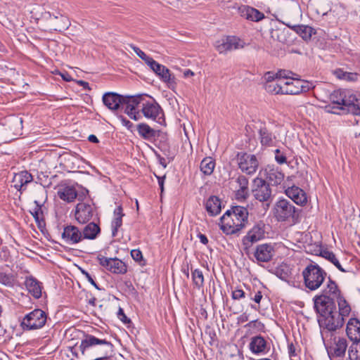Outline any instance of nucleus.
<instances>
[{
  "mask_svg": "<svg viewBox=\"0 0 360 360\" xmlns=\"http://www.w3.org/2000/svg\"><path fill=\"white\" fill-rule=\"evenodd\" d=\"M150 68L160 78L162 82L168 84L169 85L174 84V77L171 74L170 70L165 66L155 62V65Z\"/></svg>",
  "mask_w": 360,
  "mask_h": 360,
  "instance_id": "nucleus-23",
  "label": "nucleus"
},
{
  "mask_svg": "<svg viewBox=\"0 0 360 360\" xmlns=\"http://www.w3.org/2000/svg\"><path fill=\"white\" fill-rule=\"evenodd\" d=\"M245 295V292L241 289H236L232 291L231 297L233 300H239L244 298Z\"/></svg>",
  "mask_w": 360,
  "mask_h": 360,
  "instance_id": "nucleus-52",
  "label": "nucleus"
},
{
  "mask_svg": "<svg viewBox=\"0 0 360 360\" xmlns=\"http://www.w3.org/2000/svg\"><path fill=\"white\" fill-rule=\"evenodd\" d=\"M96 347L101 348V354L107 356L112 351V344L105 339L100 338L90 334H84V338L82 340L78 349L83 355L86 354L90 349Z\"/></svg>",
  "mask_w": 360,
  "mask_h": 360,
  "instance_id": "nucleus-6",
  "label": "nucleus"
},
{
  "mask_svg": "<svg viewBox=\"0 0 360 360\" xmlns=\"http://www.w3.org/2000/svg\"><path fill=\"white\" fill-rule=\"evenodd\" d=\"M34 203L36 204V207L34 208V212H32V214L36 220L39 219V214L41 211V205L37 200L34 201Z\"/></svg>",
  "mask_w": 360,
  "mask_h": 360,
  "instance_id": "nucleus-55",
  "label": "nucleus"
},
{
  "mask_svg": "<svg viewBox=\"0 0 360 360\" xmlns=\"http://www.w3.org/2000/svg\"><path fill=\"white\" fill-rule=\"evenodd\" d=\"M139 135L148 141H153L159 136L160 131L151 128L146 123H140L136 127Z\"/></svg>",
  "mask_w": 360,
  "mask_h": 360,
  "instance_id": "nucleus-28",
  "label": "nucleus"
},
{
  "mask_svg": "<svg viewBox=\"0 0 360 360\" xmlns=\"http://www.w3.org/2000/svg\"><path fill=\"white\" fill-rule=\"evenodd\" d=\"M46 321V313L40 309H35L24 316L20 326L24 330H34L43 328Z\"/></svg>",
  "mask_w": 360,
  "mask_h": 360,
  "instance_id": "nucleus-7",
  "label": "nucleus"
},
{
  "mask_svg": "<svg viewBox=\"0 0 360 360\" xmlns=\"http://www.w3.org/2000/svg\"><path fill=\"white\" fill-rule=\"evenodd\" d=\"M142 95L126 96H124L122 108H124V112L131 118L136 121L140 120L142 115L140 112L141 101Z\"/></svg>",
  "mask_w": 360,
  "mask_h": 360,
  "instance_id": "nucleus-9",
  "label": "nucleus"
},
{
  "mask_svg": "<svg viewBox=\"0 0 360 360\" xmlns=\"http://www.w3.org/2000/svg\"><path fill=\"white\" fill-rule=\"evenodd\" d=\"M164 179H165V176L158 177V184H159V186H160V188L162 192L164 190Z\"/></svg>",
  "mask_w": 360,
  "mask_h": 360,
  "instance_id": "nucleus-63",
  "label": "nucleus"
},
{
  "mask_svg": "<svg viewBox=\"0 0 360 360\" xmlns=\"http://www.w3.org/2000/svg\"><path fill=\"white\" fill-rule=\"evenodd\" d=\"M275 253L274 247L270 244H261L257 246L254 255L259 262H268Z\"/></svg>",
  "mask_w": 360,
  "mask_h": 360,
  "instance_id": "nucleus-19",
  "label": "nucleus"
},
{
  "mask_svg": "<svg viewBox=\"0 0 360 360\" xmlns=\"http://www.w3.org/2000/svg\"><path fill=\"white\" fill-rule=\"evenodd\" d=\"M259 137L261 144L264 146H271L276 139L275 134L264 124L259 129Z\"/></svg>",
  "mask_w": 360,
  "mask_h": 360,
  "instance_id": "nucleus-31",
  "label": "nucleus"
},
{
  "mask_svg": "<svg viewBox=\"0 0 360 360\" xmlns=\"http://www.w3.org/2000/svg\"><path fill=\"white\" fill-rule=\"evenodd\" d=\"M60 76L62 77V78L66 81V82H70L72 80V77L69 75V74L68 73H65V74H62V73H60Z\"/></svg>",
  "mask_w": 360,
  "mask_h": 360,
  "instance_id": "nucleus-64",
  "label": "nucleus"
},
{
  "mask_svg": "<svg viewBox=\"0 0 360 360\" xmlns=\"http://www.w3.org/2000/svg\"><path fill=\"white\" fill-rule=\"evenodd\" d=\"M321 257L325 258L326 259L330 261L332 264H333L340 271L342 272H349V270L345 269L342 265L340 264L339 260L336 257L335 255L330 251L323 250L321 252Z\"/></svg>",
  "mask_w": 360,
  "mask_h": 360,
  "instance_id": "nucleus-39",
  "label": "nucleus"
},
{
  "mask_svg": "<svg viewBox=\"0 0 360 360\" xmlns=\"http://www.w3.org/2000/svg\"><path fill=\"white\" fill-rule=\"evenodd\" d=\"M240 39L234 36H229L225 37V39H223L222 43L220 45H238L239 44Z\"/></svg>",
  "mask_w": 360,
  "mask_h": 360,
  "instance_id": "nucleus-49",
  "label": "nucleus"
},
{
  "mask_svg": "<svg viewBox=\"0 0 360 360\" xmlns=\"http://www.w3.org/2000/svg\"><path fill=\"white\" fill-rule=\"evenodd\" d=\"M88 140L92 143H98V138L94 134L89 135L88 137Z\"/></svg>",
  "mask_w": 360,
  "mask_h": 360,
  "instance_id": "nucleus-62",
  "label": "nucleus"
},
{
  "mask_svg": "<svg viewBox=\"0 0 360 360\" xmlns=\"http://www.w3.org/2000/svg\"><path fill=\"white\" fill-rule=\"evenodd\" d=\"M274 216L278 221L296 223L299 218V210L286 199L278 200L273 209Z\"/></svg>",
  "mask_w": 360,
  "mask_h": 360,
  "instance_id": "nucleus-4",
  "label": "nucleus"
},
{
  "mask_svg": "<svg viewBox=\"0 0 360 360\" xmlns=\"http://www.w3.org/2000/svg\"><path fill=\"white\" fill-rule=\"evenodd\" d=\"M238 46H217V51L219 53L226 54L229 51H231L233 48L236 49Z\"/></svg>",
  "mask_w": 360,
  "mask_h": 360,
  "instance_id": "nucleus-54",
  "label": "nucleus"
},
{
  "mask_svg": "<svg viewBox=\"0 0 360 360\" xmlns=\"http://www.w3.org/2000/svg\"><path fill=\"white\" fill-rule=\"evenodd\" d=\"M15 281V278L13 275L10 274H6L3 271V269H0V283L11 287L13 285Z\"/></svg>",
  "mask_w": 360,
  "mask_h": 360,
  "instance_id": "nucleus-44",
  "label": "nucleus"
},
{
  "mask_svg": "<svg viewBox=\"0 0 360 360\" xmlns=\"http://www.w3.org/2000/svg\"><path fill=\"white\" fill-rule=\"evenodd\" d=\"M335 299H337L338 304L339 311L338 314L345 319L349 316L351 311V307L345 299L340 295V293L337 297H334V300Z\"/></svg>",
  "mask_w": 360,
  "mask_h": 360,
  "instance_id": "nucleus-37",
  "label": "nucleus"
},
{
  "mask_svg": "<svg viewBox=\"0 0 360 360\" xmlns=\"http://www.w3.org/2000/svg\"><path fill=\"white\" fill-rule=\"evenodd\" d=\"M140 112L148 119L155 120L156 118L162 113V110L159 104L150 96L143 94L141 101Z\"/></svg>",
  "mask_w": 360,
  "mask_h": 360,
  "instance_id": "nucleus-10",
  "label": "nucleus"
},
{
  "mask_svg": "<svg viewBox=\"0 0 360 360\" xmlns=\"http://www.w3.org/2000/svg\"><path fill=\"white\" fill-rule=\"evenodd\" d=\"M264 237V229L262 224L255 225L243 238L242 245L244 252L248 255L251 247Z\"/></svg>",
  "mask_w": 360,
  "mask_h": 360,
  "instance_id": "nucleus-11",
  "label": "nucleus"
},
{
  "mask_svg": "<svg viewBox=\"0 0 360 360\" xmlns=\"http://www.w3.org/2000/svg\"><path fill=\"white\" fill-rule=\"evenodd\" d=\"M252 193L257 200L266 203L267 207L273 200L272 191L269 184L262 178L257 177L253 180Z\"/></svg>",
  "mask_w": 360,
  "mask_h": 360,
  "instance_id": "nucleus-8",
  "label": "nucleus"
},
{
  "mask_svg": "<svg viewBox=\"0 0 360 360\" xmlns=\"http://www.w3.org/2000/svg\"><path fill=\"white\" fill-rule=\"evenodd\" d=\"M346 333L347 337L353 341L357 342L360 341V321L356 318H352L349 320Z\"/></svg>",
  "mask_w": 360,
  "mask_h": 360,
  "instance_id": "nucleus-24",
  "label": "nucleus"
},
{
  "mask_svg": "<svg viewBox=\"0 0 360 360\" xmlns=\"http://www.w3.org/2000/svg\"><path fill=\"white\" fill-rule=\"evenodd\" d=\"M94 210V204L79 202L76 206L75 219L79 223L85 224L92 218Z\"/></svg>",
  "mask_w": 360,
  "mask_h": 360,
  "instance_id": "nucleus-17",
  "label": "nucleus"
},
{
  "mask_svg": "<svg viewBox=\"0 0 360 360\" xmlns=\"http://www.w3.org/2000/svg\"><path fill=\"white\" fill-rule=\"evenodd\" d=\"M328 353L330 358L342 357L345 356L347 348V341L343 337H338L333 334L329 335Z\"/></svg>",
  "mask_w": 360,
  "mask_h": 360,
  "instance_id": "nucleus-14",
  "label": "nucleus"
},
{
  "mask_svg": "<svg viewBox=\"0 0 360 360\" xmlns=\"http://www.w3.org/2000/svg\"><path fill=\"white\" fill-rule=\"evenodd\" d=\"M62 239L68 245L78 243L83 240L82 231L75 226H66L62 233Z\"/></svg>",
  "mask_w": 360,
  "mask_h": 360,
  "instance_id": "nucleus-18",
  "label": "nucleus"
},
{
  "mask_svg": "<svg viewBox=\"0 0 360 360\" xmlns=\"http://www.w3.org/2000/svg\"><path fill=\"white\" fill-rule=\"evenodd\" d=\"M120 119L123 124L124 126H125L127 129H131L133 127V124L128 120H127L123 116H120Z\"/></svg>",
  "mask_w": 360,
  "mask_h": 360,
  "instance_id": "nucleus-58",
  "label": "nucleus"
},
{
  "mask_svg": "<svg viewBox=\"0 0 360 360\" xmlns=\"http://www.w3.org/2000/svg\"><path fill=\"white\" fill-rule=\"evenodd\" d=\"M134 52L147 64L149 68H151L156 62L151 57L147 56L142 51L138 46H132Z\"/></svg>",
  "mask_w": 360,
  "mask_h": 360,
  "instance_id": "nucleus-45",
  "label": "nucleus"
},
{
  "mask_svg": "<svg viewBox=\"0 0 360 360\" xmlns=\"http://www.w3.org/2000/svg\"><path fill=\"white\" fill-rule=\"evenodd\" d=\"M311 86L309 82L293 78L290 81L283 82V94L295 95L307 91Z\"/></svg>",
  "mask_w": 360,
  "mask_h": 360,
  "instance_id": "nucleus-16",
  "label": "nucleus"
},
{
  "mask_svg": "<svg viewBox=\"0 0 360 360\" xmlns=\"http://www.w3.org/2000/svg\"><path fill=\"white\" fill-rule=\"evenodd\" d=\"M96 259L101 266L112 274H124L127 272V266L126 264L117 257L108 258L98 255Z\"/></svg>",
  "mask_w": 360,
  "mask_h": 360,
  "instance_id": "nucleus-12",
  "label": "nucleus"
},
{
  "mask_svg": "<svg viewBox=\"0 0 360 360\" xmlns=\"http://www.w3.org/2000/svg\"><path fill=\"white\" fill-rule=\"evenodd\" d=\"M323 338H327L332 335L338 329L341 328L345 323V319L338 314L335 310L331 314L323 315L318 319Z\"/></svg>",
  "mask_w": 360,
  "mask_h": 360,
  "instance_id": "nucleus-5",
  "label": "nucleus"
},
{
  "mask_svg": "<svg viewBox=\"0 0 360 360\" xmlns=\"http://www.w3.org/2000/svg\"><path fill=\"white\" fill-rule=\"evenodd\" d=\"M275 160L279 164H283L286 162V157L285 155L281 153L279 149H276L275 150Z\"/></svg>",
  "mask_w": 360,
  "mask_h": 360,
  "instance_id": "nucleus-51",
  "label": "nucleus"
},
{
  "mask_svg": "<svg viewBox=\"0 0 360 360\" xmlns=\"http://www.w3.org/2000/svg\"><path fill=\"white\" fill-rule=\"evenodd\" d=\"M33 180L32 176L27 171H22L14 175L13 178V186L18 190H25L23 188L28 183H30Z\"/></svg>",
  "mask_w": 360,
  "mask_h": 360,
  "instance_id": "nucleus-29",
  "label": "nucleus"
},
{
  "mask_svg": "<svg viewBox=\"0 0 360 360\" xmlns=\"http://www.w3.org/2000/svg\"><path fill=\"white\" fill-rule=\"evenodd\" d=\"M215 167V162L211 157L205 158L200 162V170L205 175H210Z\"/></svg>",
  "mask_w": 360,
  "mask_h": 360,
  "instance_id": "nucleus-40",
  "label": "nucleus"
},
{
  "mask_svg": "<svg viewBox=\"0 0 360 360\" xmlns=\"http://www.w3.org/2000/svg\"><path fill=\"white\" fill-rule=\"evenodd\" d=\"M250 350L255 354H264L269 351L268 343L264 337H252L249 344Z\"/></svg>",
  "mask_w": 360,
  "mask_h": 360,
  "instance_id": "nucleus-21",
  "label": "nucleus"
},
{
  "mask_svg": "<svg viewBox=\"0 0 360 360\" xmlns=\"http://www.w3.org/2000/svg\"><path fill=\"white\" fill-rule=\"evenodd\" d=\"M86 278H87L88 281L91 285H93L96 289L100 290V288H98V286L97 285V284L96 283V282L94 281V280L93 279V278L91 276V275L89 274H86Z\"/></svg>",
  "mask_w": 360,
  "mask_h": 360,
  "instance_id": "nucleus-61",
  "label": "nucleus"
},
{
  "mask_svg": "<svg viewBox=\"0 0 360 360\" xmlns=\"http://www.w3.org/2000/svg\"><path fill=\"white\" fill-rule=\"evenodd\" d=\"M334 73L336 75V77L339 79H347V80H349L351 79L350 75L349 73L345 72L340 69L335 70L334 72Z\"/></svg>",
  "mask_w": 360,
  "mask_h": 360,
  "instance_id": "nucleus-53",
  "label": "nucleus"
},
{
  "mask_svg": "<svg viewBox=\"0 0 360 360\" xmlns=\"http://www.w3.org/2000/svg\"><path fill=\"white\" fill-rule=\"evenodd\" d=\"M294 75H295V73H293L291 71L286 70H280L276 73V78H278V79H292L294 78L293 77Z\"/></svg>",
  "mask_w": 360,
  "mask_h": 360,
  "instance_id": "nucleus-47",
  "label": "nucleus"
},
{
  "mask_svg": "<svg viewBox=\"0 0 360 360\" xmlns=\"http://www.w3.org/2000/svg\"><path fill=\"white\" fill-rule=\"evenodd\" d=\"M304 286L311 291L319 289L323 283L327 273L318 264H309L302 271Z\"/></svg>",
  "mask_w": 360,
  "mask_h": 360,
  "instance_id": "nucleus-3",
  "label": "nucleus"
},
{
  "mask_svg": "<svg viewBox=\"0 0 360 360\" xmlns=\"http://www.w3.org/2000/svg\"><path fill=\"white\" fill-rule=\"evenodd\" d=\"M238 13L243 18L252 22L261 21L265 17L259 10L247 5L240 6L238 8Z\"/></svg>",
  "mask_w": 360,
  "mask_h": 360,
  "instance_id": "nucleus-20",
  "label": "nucleus"
},
{
  "mask_svg": "<svg viewBox=\"0 0 360 360\" xmlns=\"http://www.w3.org/2000/svg\"><path fill=\"white\" fill-rule=\"evenodd\" d=\"M286 195L296 204L304 205L307 202L305 192L299 187L292 186L285 191Z\"/></svg>",
  "mask_w": 360,
  "mask_h": 360,
  "instance_id": "nucleus-27",
  "label": "nucleus"
},
{
  "mask_svg": "<svg viewBox=\"0 0 360 360\" xmlns=\"http://www.w3.org/2000/svg\"><path fill=\"white\" fill-rule=\"evenodd\" d=\"M192 279L195 287L200 289L204 283V276L202 271L195 269L192 271Z\"/></svg>",
  "mask_w": 360,
  "mask_h": 360,
  "instance_id": "nucleus-43",
  "label": "nucleus"
},
{
  "mask_svg": "<svg viewBox=\"0 0 360 360\" xmlns=\"http://www.w3.org/2000/svg\"><path fill=\"white\" fill-rule=\"evenodd\" d=\"M25 285L29 292L34 297L39 298L41 296V285L36 278L32 276L27 277Z\"/></svg>",
  "mask_w": 360,
  "mask_h": 360,
  "instance_id": "nucleus-30",
  "label": "nucleus"
},
{
  "mask_svg": "<svg viewBox=\"0 0 360 360\" xmlns=\"http://www.w3.org/2000/svg\"><path fill=\"white\" fill-rule=\"evenodd\" d=\"M264 80L266 82H276L275 79H277L276 74L271 72H266L264 75Z\"/></svg>",
  "mask_w": 360,
  "mask_h": 360,
  "instance_id": "nucleus-56",
  "label": "nucleus"
},
{
  "mask_svg": "<svg viewBox=\"0 0 360 360\" xmlns=\"http://www.w3.org/2000/svg\"><path fill=\"white\" fill-rule=\"evenodd\" d=\"M124 216L122 206H118L114 210V219L111 223L112 235L115 237L117 235L118 229L122 225V217Z\"/></svg>",
  "mask_w": 360,
  "mask_h": 360,
  "instance_id": "nucleus-35",
  "label": "nucleus"
},
{
  "mask_svg": "<svg viewBox=\"0 0 360 360\" xmlns=\"http://www.w3.org/2000/svg\"><path fill=\"white\" fill-rule=\"evenodd\" d=\"M348 354L349 360H360V341L352 345Z\"/></svg>",
  "mask_w": 360,
  "mask_h": 360,
  "instance_id": "nucleus-42",
  "label": "nucleus"
},
{
  "mask_svg": "<svg viewBox=\"0 0 360 360\" xmlns=\"http://www.w3.org/2000/svg\"><path fill=\"white\" fill-rule=\"evenodd\" d=\"M248 219V211L246 207L233 206L221 217L220 228L227 235L235 234L246 226Z\"/></svg>",
  "mask_w": 360,
  "mask_h": 360,
  "instance_id": "nucleus-2",
  "label": "nucleus"
},
{
  "mask_svg": "<svg viewBox=\"0 0 360 360\" xmlns=\"http://www.w3.org/2000/svg\"><path fill=\"white\" fill-rule=\"evenodd\" d=\"M117 316L119 319L123 322V323H129L130 319L127 317V316L124 314V311L122 308L119 309Z\"/></svg>",
  "mask_w": 360,
  "mask_h": 360,
  "instance_id": "nucleus-57",
  "label": "nucleus"
},
{
  "mask_svg": "<svg viewBox=\"0 0 360 360\" xmlns=\"http://www.w3.org/2000/svg\"><path fill=\"white\" fill-rule=\"evenodd\" d=\"M59 20L61 23L58 25L55 26L54 29L56 30L61 31L68 27L70 23L68 20L65 17L61 16Z\"/></svg>",
  "mask_w": 360,
  "mask_h": 360,
  "instance_id": "nucleus-50",
  "label": "nucleus"
},
{
  "mask_svg": "<svg viewBox=\"0 0 360 360\" xmlns=\"http://www.w3.org/2000/svg\"><path fill=\"white\" fill-rule=\"evenodd\" d=\"M262 298V295L260 291H257L254 297H251L252 300H253L256 303H259L261 302V300Z\"/></svg>",
  "mask_w": 360,
  "mask_h": 360,
  "instance_id": "nucleus-59",
  "label": "nucleus"
},
{
  "mask_svg": "<svg viewBox=\"0 0 360 360\" xmlns=\"http://www.w3.org/2000/svg\"><path fill=\"white\" fill-rule=\"evenodd\" d=\"M205 209L210 216H217L221 212V201L217 196H211L205 202Z\"/></svg>",
  "mask_w": 360,
  "mask_h": 360,
  "instance_id": "nucleus-33",
  "label": "nucleus"
},
{
  "mask_svg": "<svg viewBox=\"0 0 360 360\" xmlns=\"http://www.w3.org/2000/svg\"><path fill=\"white\" fill-rule=\"evenodd\" d=\"M238 188L236 191V199L238 201H243L249 196L248 179L243 175L239 176L236 179Z\"/></svg>",
  "mask_w": 360,
  "mask_h": 360,
  "instance_id": "nucleus-25",
  "label": "nucleus"
},
{
  "mask_svg": "<svg viewBox=\"0 0 360 360\" xmlns=\"http://www.w3.org/2000/svg\"><path fill=\"white\" fill-rule=\"evenodd\" d=\"M292 30L299 34L304 41H307L315 32L311 27L304 25L286 24Z\"/></svg>",
  "mask_w": 360,
  "mask_h": 360,
  "instance_id": "nucleus-32",
  "label": "nucleus"
},
{
  "mask_svg": "<svg viewBox=\"0 0 360 360\" xmlns=\"http://www.w3.org/2000/svg\"><path fill=\"white\" fill-rule=\"evenodd\" d=\"M311 4L316 7L317 14L325 15L331 11L328 0H311Z\"/></svg>",
  "mask_w": 360,
  "mask_h": 360,
  "instance_id": "nucleus-38",
  "label": "nucleus"
},
{
  "mask_svg": "<svg viewBox=\"0 0 360 360\" xmlns=\"http://www.w3.org/2000/svg\"><path fill=\"white\" fill-rule=\"evenodd\" d=\"M58 195L63 200L71 202L76 199L77 192L72 186H65L58 190Z\"/></svg>",
  "mask_w": 360,
  "mask_h": 360,
  "instance_id": "nucleus-36",
  "label": "nucleus"
},
{
  "mask_svg": "<svg viewBox=\"0 0 360 360\" xmlns=\"http://www.w3.org/2000/svg\"><path fill=\"white\" fill-rule=\"evenodd\" d=\"M339 294L340 290L338 285L328 277L326 285L321 292L316 295L313 299L314 308L319 315V317L331 314L333 311L337 310L334 297H337Z\"/></svg>",
  "mask_w": 360,
  "mask_h": 360,
  "instance_id": "nucleus-1",
  "label": "nucleus"
},
{
  "mask_svg": "<svg viewBox=\"0 0 360 360\" xmlns=\"http://www.w3.org/2000/svg\"><path fill=\"white\" fill-rule=\"evenodd\" d=\"M124 96L113 92H107L103 96V104L110 110H117L121 107Z\"/></svg>",
  "mask_w": 360,
  "mask_h": 360,
  "instance_id": "nucleus-22",
  "label": "nucleus"
},
{
  "mask_svg": "<svg viewBox=\"0 0 360 360\" xmlns=\"http://www.w3.org/2000/svg\"><path fill=\"white\" fill-rule=\"evenodd\" d=\"M264 176L269 181V182L272 185H278L280 184L284 178V174L280 172L277 168L274 167L273 166L268 165L264 169Z\"/></svg>",
  "mask_w": 360,
  "mask_h": 360,
  "instance_id": "nucleus-26",
  "label": "nucleus"
},
{
  "mask_svg": "<svg viewBox=\"0 0 360 360\" xmlns=\"http://www.w3.org/2000/svg\"><path fill=\"white\" fill-rule=\"evenodd\" d=\"M237 157L238 167L242 172L247 174H252L256 172L259 162L255 155L246 153H239Z\"/></svg>",
  "mask_w": 360,
  "mask_h": 360,
  "instance_id": "nucleus-15",
  "label": "nucleus"
},
{
  "mask_svg": "<svg viewBox=\"0 0 360 360\" xmlns=\"http://www.w3.org/2000/svg\"><path fill=\"white\" fill-rule=\"evenodd\" d=\"M264 89L268 93L272 94H283L282 82H265Z\"/></svg>",
  "mask_w": 360,
  "mask_h": 360,
  "instance_id": "nucleus-41",
  "label": "nucleus"
},
{
  "mask_svg": "<svg viewBox=\"0 0 360 360\" xmlns=\"http://www.w3.org/2000/svg\"><path fill=\"white\" fill-rule=\"evenodd\" d=\"M336 102L343 104L344 107H341L342 110H346L355 115H360V93L349 91L345 96L340 94V100Z\"/></svg>",
  "mask_w": 360,
  "mask_h": 360,
  "instance_id": "nucleus-13",
  "label": "nucleus"
},
{
  "mask_svg": "<svg viewBox=\"0 0 360 360\" xmlns=\"http://www.w3.org/2000/svg\"><path fill=\"white\" fill-rule=\"evenodd\" d=\"M131 256L134 261L138 262L141 266L146 264L145 260L143 259L141 251L138 249H134L131 251Z\"/></svg>",
  "mask_w": 360,
  "mask_h": 360,
  "instance_id": "nucleus-46",
  "label": "nucleus"
},
{
  "mask_svg": "<svg viewBox=\"0 0 360 360\" xmlns=\"http://www.w3.org/2000/svg\"><path fill=\"white\" fill-rule=\"evenodd\" d=\"M198 236L200 239V243H202L204 245H206L208 243V239L205 235L199 233Z\"/></svg>",
  "mask_w": 360,
  "mask_h": 360,
  "instance_id": "nucleus-60",
  "label": "nucleus"
},
{
  "mask_svg": "<svg viewBox=\"0 0 360 360\" xmlns=\"http://www.w3.org/2000/svg\"><path fill=\"white\" fill-rule=\"evenodd\" d=\"M349 91H335L333 94L331 95V99L334 104L338 105L337 108L341 109V107H344L342 103H338L336 101H339L340 98V94L342 96L345 95L346 94H348Z\"/></svg>",
  "mask_w": 360,
  "mask_h": 360,
  "instance_id": "nucleus-48",
  "label": "nucleus"
},
{
  "mask_svg": "<svg viewBox=\"0 0 360 360\" xmlns=\"http://www.w3.org/2000/svg\"><path fill=\"white\" fill-rule=\"evenodd\" d=\"M100 227L95 223L91 222L85 226L82 231V239L94 240L100 233Z\"/></svg>",
  "mask_w": 360,
  "mask_h": 360,
  "instance_id": "nucleus-34",
  "label": "nucleus"
}]
</instances>
